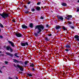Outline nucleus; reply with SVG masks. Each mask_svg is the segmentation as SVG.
<instances>
[{
  "mask_svg": "<svg viewBox=\"0 0 79 79\" xmlns=\"http://www.w3.org/2000/svg\"><path fill=\"white\" fill-rule=\"evenodd\" d=\"M35 29H38V31H37V33L35 32L34 34L35 35V36L37 37L38 35V34H39L40 32L42 31V30H43V29H44V27L42 25H38L36 26L35 27Z\"/></svg>",
  "mask_w": 79,
  "mask_h": 79,
  "instance_id": "obj_1",
  "label": "nucleus"
},
{
  "mask_svg": "<svg viewBox=\"0 0 79 79\" xmlns=\"http://www.w3.org/2000/svg\"><path fill=\"white\" fill-rule=\"evenodd\" d=\"M0 16H1L3 18H8V17L9 16L8 13H3L2 14H0Z\"/></svg>",
  "mask_w": 79,
  "mask_h": 79,
  "instance_id": "obj_2",
  "label": "nucleus"
},
{
  "mask_svg": "<svg viewBox=\"0 0 79 79\" xmlns=\"http://www.w3.org/2000/svg\"><path fill=\"white\" fill-rule=\"evenodd\" d=\"M15 35H16V36L18 37H22V36H23V35L20 33H15Z\"/></svg>",
  "mask_w": 79,
  "mask_h": 79,
  "instance_id": "obj_3",
  "label": "nucleus"
},
{
  "mask_svg": "<svg viewBox=\"0 0 79 79\" xmlns=\"http://www.w3.org/2000/svg\"><path fill=\"white\" fill-rule=\"evenodd\" d=\"M6 48L7 50H10V52H13V49H12L10 46H7L6 47Z\"/></svg>",
  "mask_w": 79,
  "mask_h": 79,
  "instance_id": "obj_4",
  "label": "nucleus"
},
{
  "mask_svg": "<svg viewBox=\"0 0 79 79\" xmlns=\"http://www.w3.org/2000/svg\"><path fill=\"white\" fill-rule=\"evenodd\" d=\"M58 19H60V20L63 22V17L62 16H57Z\"/></svg>",
  "mask_w": 79,
  "mask_h": 79,
  "instance_id": "obj_5",
  "label": "nucleus"
},
{
  "mask_svg": "<svg viewBox=\"0 0 79 79\" xmlns=\"http://www.w3.org/2000/svg\"><path fill=\"white\" fill-rule=\"evenodd\" d=\"M17 67H18V68H19L20 70L22 71H23V68L21 67L20 65L17 64Z\"/></svg>",
  "mask_w": 79,
  "mask_h": 79,
  "instance_id": "obj_6",
  "label": "nucleus"
},
{
  "mask_svg": "<svg viewBox=\"0 0 79 79\" xmlns=\"http://www.w3.org/2000/svg\"><path fill=\"white\" fill-rule=\"evenodd\" d=\"M71 47V44H68L65 45V47L67 48H69Z\"/></svg>",
  "mask_w": 79,
  "mask_h": 79,
  "instance_id": "obj_7",
  "label": "nucleus"
},
{
  "mask_svg": "<svg viewBox=\"0 0 79 79\" xmlns=\"http://www.w3.org/2000/svg\"><path fill=\"white\" fill-rule=\"evenodd\" d=\"M6 55H8L10 56H11V57H13V55H12V54L8 52H6Z\"/></svg>",
  "mask_w": 79,
  "mask_h": 79,
  "instance_id": "obj_8",
  "label": "nucleus"
},
{
  "mask_svg": "<svg viewBox=\"0 0 79 79\" xmlns=\"http://www.w3.org/2000/svg\"><path fill=\"white\" fill-rule=\"evenodd\" d=\"M22 27L23 29H27V27L25 24H23L22 25Z\"/></svg>",
  "mask_w": 79,
  "mask_h": 79,
  "instance_id": "obj_9",
  "label": "nucleus"
},
{
  "mask_svg": "<svg viewBox=\"0 0 79 79\" xmlns=\"http://www.w3.org/2000/svg\"><path fill=\"white\" fill-rule=\"evenodd\" d=\"M8 42H9V43L11 45L12 47H15V46L14 45V44H13V42L10 41H8Z\"/></svg>",
  "mask_w": 79,
  "mask_h": 79,
  "instance_id": "obj_10",
  "label": "nucleus"
},
{
  "mask_svg": "<svg viewBox=\"0 0 79 79\" xmlns=\"http://www.w3.org/2000/svg\"><path fill=\"white\" fill-rule=\"evenodd\" d=\"M55 28L56 29L58 30V29H59L60 28V26L59 25L56 26Z\"/></svg>",
  "mask_w": 79,
  "mask_h": 79,
  "instance_id": "obj_11",
  "label": "nucleus"
},
{
  "mask_svg": "<svg viewBox=\"0 0 79 79\" xmlns=\"http://www.w3.org/2000/svg\"><path fill=\"white\" fill-rule=\"evenodd\" d=\"M75 39H79V36L78 35H75L74 36Z\"/></svg>",
  "mask_w": 79,
  "mask_h": 79,
  "instance_id": "obj_12",
  "label": "nucleus"
},
{
  "mask_svg": "<svg viewBox=\"0 0 79 79\" xmlns=\"http://www.w3.org/2000/svg\"><path fill=\"white\" fill-rule=\"evenodd\" d=\"M18 54L17 53H15L14 54V55L15 56H16L17 58H19V56H18Z\"/></svg>",
  "mask_w": 79,
  "mask_h": 79,
  "instance_id": "obj_13",
  "label": "nucleus"
},
{
  "mask_svg": "<svg viewBox=\"0 0 79 79\" xmlns=\"http://www.w3.org/2000/svg\"><path fill=\"white\" fill-rule=\"evenodd\" d=\"M29 26L31 28H32L33 27V24L32 23H30L29 25Z\"/></svg>",
  "mask_w": 79,
  "mask_h": 79,
  "instance_id": "obj_14",
  "label": "nucleus"
},
{
  "mask_svg": "<svg viewBox=\"0 0 79 79\" xmlns=\"http://www.w3.org/2000/svg\"><path fill=\"white\" fill-rule=\"evenodd\" d=\"M62 6H66V5H67V4H66V3H62Z\"/></svg>",
  "mask_w": 79,
  "mask_h": 79,
  "instance_id": "obj_15",
  "label": "nucleus"
},
{
  "mask_svg": "<svg viewBox=\"0 0 79 79\" xmlns=\"http://www.w3.org/2000/svg\"><path fill=\"white\" fill-rule=\"evenodd\" d=\"M21 45L22 46H25L26 45V43H21Z\"/></svg>",
  "mask_w": 79,
  "mask_h": 79,
  "instance_id": "obj_16",
  "label": "nucleus"
},
{
  "mask_svg": "<svg viewBox=\"0 0 79 79\" xmlns=\"http://www.w3.org/2000/svg\"><path fill=\"white\" fill-rule=\"evenodd\" d=\"M70 50V49H65V51H66L67 52H69V51Z\"/></svg>",
  "mask_w": 79,
  "mask_h": 79,
  "instance_id": "obj_17",
  "label": "nucleus"
},
{
  "mask_svg": "<svg viewBox=\"0 0 79 79\" xmlns=\"http://www.w3.org/2000/svg\"><path fill=\"white\" fill-rule=\"evenodd\" d=\"M14 62L15 63H18V60H16V59H13Z\"/></svg>",
  "mask_w": 79,
  "mask_h": 79,
  "instance_id": "obj_18",
  "label": "nucleus"
},
{
  "mask_svg": "<svg viewBox=\"0 0 79 79\" xmlns=\"http://www.w3.org/2000/svg\"><path fill=\"white\" fill-rule=\"evenodd\" d=\"M36 10H40V7H37L36 8Z\"/></svg>",
  "mask_w": 79,
  "mask_h": 79,
  "instance_id": "obj_19",
  "label": "nucleus"
},
{
  "mask_svg": "<svg viewBox=\"0 0 79 79\" xmlns=\"http://www.w3.org/2000/svg\"><path fill=\"white\" fill-rule=\"evenodd\" d=\"M68 25H69V24H72V23H71V22H69L68 23Z\"/></svg>",
  "mask_w": 79,
  "mask_h": 79,
  "instance_id": "obj_20",
  "label": "nucleus"
},
{
  "mask_svg": "<svg viewBox=\"0 0 79 79\" xmlns=\"http://www.w3.org/2000/svg\"><path fill=\"white\" fill-rule=\"evenodd\" d=\"M45 40H47V41H48V40H49V39L48 38V37H47L45 38Z\"/></svg>",
  "mask_w": 79,
  "mask_h": 79,
  "instance_id": "obj_21",
  "label": "nucleus"
},
{
  "mask_svg": "<svg viewBox=\"0 0 79 79\" xmlns=\"http://www.w3.org/2000/svg\"><path fill=\"white\" fill-rule=\"evenodd\" d=\"M27 75L28 76H32V75L31 73H27Z\"/></svg>",
  "mask_w": 79,
  "mask_h": 79,
  "instance_id": "obj_22",
  "label": "nucleus"
},
{
  "mask_svg": "<svg viewBox=\"0 0 79 79\" xmlns=\"http://www.w3.org/2000/svg\"><path fill=\"white\" fill-rule=\"evenodd\" d=\"M67 17H69V18H72L73 17V16L71 15H68L67 16Z\"/></svg>",
  "mask_w": 79,
  "mask_h": 79,
  "instance_id": "obj_23",
  "label": "nucleus"
},
{
  "mask_svg": "<svg viewBox=\"0 0 79 79\" xmlns=\"http://www.w3.org/2000/svg\"><path fill=\"white\" fill-rule=\"evenodd\" d=\"M0 26L2 27H3V26L2 25L1 23H0Z\"/></svg>",
  "mask_w": 79,
  "mask_h": 79,
  "instance_id": "obj_24",
  "label": "nucleus"
},
{
  "mask_svg": "<svg viewBox=\"0 0 79 79\" xmlns=\"http://www.w3.org/2000/svg\"><path fill=\"white\" fill-rule=\"evenodd\" d=\"M34 64L33 63H32L30 65V66H32V67H33L34 66Z\"/></svg>",
  "mask_w": 79,
  "mask_h": 79,
  "instance_id": "obj_25",
  "label": "nucleus"
},
{
  "mask_svg": "<svg viewBox=\"0 0 79 79\" xmlns=\"http://www.w3.org/2000/svg\"><path fill=\"white\" fill-rule=\"evenodd\" d=\"M31 11H35V9H31Z\"/></svg>",
  "mask_w": 79,
  "mask_h": 79,
  "instance_id": "obj_26",
  "label": "nucleus"
},
{
  "mask_svg": "<svg viewBox=\"0 0 79 79\" xmlns=\"http://www.w3.org/2000/svg\"><path fill=\"white\" fill-rule=\"evenodd\" d=\"M27 63H28V61H26L25 62V63H24L25 64H27Z\"/></svg>",
  "mask_w": 79,
  "mask_h": 79,
  "instance_id": "obj_27",
  "label": "nucleus"
},
{
  "mask_svg": "<svg viewBox=\"0 0 79 79\" xmlns=\"http://www.w3.org/2000/svg\"><path fill=\"white\" fill-rule=\"evenodd\" d=\"M70 27L72 28V29H74V27L73 26H70Z\"/></svg>",
  "mask_w": 79,
  "mask_h": 79,
  "instance_id": "obj_28",
  "label": "nucleus"
},
{
  "mask_svg": "<svg viewBox=\"0 0 79 79\" xmlns=\"http://www.w3.org/2000/svg\"><path fill=\"white\" fill-rule=\"evenodd\" d=\"M21 62H22V61L18 60V61H17V63H21Z\"/></svg>",
  "mask_w": 79,
  "mask_h": 79,
  "instance_id": "obj_29",
  "label": "nucleus"
},
{
  "mask_svg": "<svg viewBox=\"0 0 79 79\" xmlns=\"http://www.w3.org/2000/svg\"><path fill=\"white\" fill-rule=\"evenodd\" d=\"M63 29H64V30H66V28H65V27H63Z\"/></svg>",
  "mask_w": 79,
  "mask_h": 79,
  "instance_id": "obj_30",
  "label": "nucleus"
},
{
  "mask_svg": "<svg viewBox=\"0 0 79 79\" xmlns=\"http://www.w3.org/2000/svg\"><path fill=\"white\" fill-rule=\"evenodd\" d=\"M40 19H44V18L42 16H41L40 17Z\"/></svg>",
  "mask_w": 79,
  "mask_h": 79,
  "instance_id": "obj_31",
  "label": "nucleus"
},
{
  "mask_svg": "<svg viewBox=\"0 0 79 79\" xmlns=\"http://www.w3.org/2000/svg\"><path fill=\"white\" fill-rule=\"evenodd\" d=\"M40 2H39L37 3V5H40Z\"/></svg>",
  "mask_w": 79,
  "mask_h": 79,
  "instance_id": "obj_32",
  "label": "nucleus"
},
{
  "mask_svg": "<svg viewBox=\"0 0 79 79\" xmlns=\"http://www.w3.org/2000/svg\"><path fill=\"white\" fill-rule=\"evenodd\" d=\"M0 38H1V39H2L3 38V36L2 35H0Z\"/></svg>",
  "mask_w": 79,
  "mask_h": 79,
  "instance_id": "obj_33",
  "label": "nucleus"
},
{
  "mask_svg": "<svg viewBox=\"0 0 79 79\" xmlns=\"http://www.w3.org/2000/svg\"><path fill=\"white\" fill-rule=\"evenodd\" d=\"M34 68H33L31 69V71H34Z\"/></svg>",
  "mask_w": 79,
  "mask_h": 79,
  "instance_id": "obj_34",
  "label": "nucleus"
},
{
  "mask_svg": "<svg viewBox=\"0 0 79 79\" xmlns=\"http://www.w3.org/2000/svg\"><path fill=\"white\" fill-rule=\"evenodd\" d=\"M30 3H31V2H30V1H29L27 2V4H29Z\"/></svg>",
  "mask_w": 79,
  "mask_h": 79,
  "instance_id": "obj_35",
  "label": "nucleus"
},
{
  "mask_svg": "<svg viewBox=\"0 0 79 79\" xmlns=\"http://www.w3.org/2000/svg\"><path fill=\"white\" fill-rule=\"evenodd\" d=\"M77 11H79V8H77Z\"/></svg>",
  "mask_w": 79,
  "mask_h": 79,
  "instance_id": "obj_36",
  "label": "nucleus"
},
{
  "mask_svg": "<svg viewBox=\"0 0 79 79\" xmlns=\"http://www.w3.org/2000/svg\"><path fill=\"white\" fill-rule=\"evenodd\" d=\"M25 13H29V11H25Z\"/></svg>",
  "mask_w": 79,
  "mask_h": 79,
  "instance_id": "obj_37",
  "label": "nucleus"
},
{
  "mask_svg": "<svg viewBox=\"0 0 79 79\" xmlns=\"http://www.w3.org/2000/svg\"><path fill=\"white\" fill-rule=\"evenodd\" d=\"M5 64H8V62H7V61H5Z\"/></svg>",
  "mask_w": 79,
  "mask_h": 79,
  "instance_id": "obj_38",
  "label": "nucleus"
},
{
  "mask_svg": "<svg viewBox=\"0 0 79 79\" xmlns=\"http://www.w3.org/2000/svg\"><path fill=\"white\" fill-rule=\"evenodd\" d=\"M28 45V43H27V42H26L25 43V45Z\"/></svg>",
  "mask_w": 79,
  "mask_h": 79,
  "instance_id": "obj_39",
  "label": "nucleus"
},
{
  "mask_svg": "<svg viewBox=\"0 0 79 79\" xmlns=\"http://www.w3.org/2000/svg\"><path fill=\"white\" fill-rule=\"evenodd\" d=\"M12 21L13 22H14V23H15V22H16V21H15V20H13Z\"/></svg>",
  "mask_w": 79,
  "mask_h": 79,
  "instance_id": "obj_40",
  "label": "nucleus"
},
{
  "mask_svg": "<svg viewBox=\"0 0 79 79\" xmlns=\"http://www.w3.org/2000/svg\"><path fill=\"white\" fill-rule=\"evenodd\" d=\"M54 21L55 23H57V21H56V20H55Z\"/></svg>",
  "mask_w": 79,
  "mask_h": 79,
  "instance_id": "obj_41",
  "label": "nucleus"
},
{
  "mask_svg": "<svg viewBox=\"0 0 79 79\" xmlns=\"http://www.w3.org/2000/svg\"><path fill=\"white\" fill-rule=\"evenodd\" d=\"M48 35L49 36H51V35H52V34H49Z\"/></svg>",
  "mask_w": 79,
  "mask_h": 79,
  "instance_id": "obj_42",
  "label": "nucleus"
},
{
  "mask_svg": "<svg viewBox=\"0 0 79 79\" xmlns=\"http://www.w3.org/2000/svg\"><path fill=\"white\" fill-rule=\"evenodd\" d=\"M0 73H2V71H1V70L0 69Z\"/></svg>",
  "mask_w": 79,
  "mask_h": 79,
  "instance_id": "obj_43",
  "label": "nucleus"
},
{
  "mask_svg": "<svg viewBox=\"0 0 79 79\" xmlns=\"http://www.w3.org/2000/svg\"><path fill=\"white\" fill-rule=\"evenodd\" d=\"M24 7H25V8H27V7L26 6H25Z\"/></svg>",
  "mask_w": 79,
  "mask_h": 79,
  "instance_id": "obj_44",
  "label": "nucleus"
},
{
  "mask_svg": "<svg viewBox=\"0 0 79 79\" xmlns=\"http://www.w3.org/2000/svg\"><path fill=\"white\" fill-rule=\"evenodd\" d=\"M46 27H48V25L47 24V25H46Z\"/></svg>",
  "mask_w": 79,
  "mask_h": 79,
  "instance_id": "obj_45",
  "label": "nucleus"
},
{
  "mask_svg": "<svg viewBox=\"0 0 79 79\" xmlns=\"http://www.w3.org/2000/svg\"><path fill=\"white\" fill-rule=\"evenodd\" d=\"M14 66H15V67H16V65L15 64H14Z\"/></svg>",
  "mask_w": 79,
  "mask_h": 79,
  "instance_id": "obj_46",
  "label": "nucleus"
},
{
  "mask_svg": "<svg viewBox=\"0 0 79 79\" xmlns=\"http://www.w3.org/2000/svg\"><path fill=\"white\" fill-rule=\"evenodd\" d=\"M9 79H13L12 78H10V77L9 78Z\"/></svg>",
  "mask_w": 79,
  "mask_h": 79,
  "instance_id": "obj_47",
  "label": "nucleus"
},
{
  "mask_svg": "<svg viewBox=\"0 0 79 79\" xmlns=\"http://www.w3.org/2000/svg\"><path fill=\"white\" fill-rule=\"evenodd\" d=\"M16 79H18V77H16Z\"/></svg>",
  "mask_w": 79,
  "mask_h": 79,
  "instance_id": "obj_48",
  "label": "nucleus"
},
{
  "mask_svg": "<svg viewBox=\"0 0 79 79\" xmlns=\"http://www.w3.org/2000/svg\"><path fill=\"white\" fill-rule=\"evenodd\" d=\"M77 2H78V3H79V0H78L77 1Z\"/></svg>",
  "mask_w": 79,
  "mask_h": 79,
  "instance_id": "obj_49",
  "label": "nucleus"
},
{
  "mask_svg": "<svg viewBox=\"0 0 79 79\" xmlns=\"http://www.w3.org/2000/svg\"><path fill=\"white\" fill-rule=\"evenodd\" d=\"M68 19H69V18H67Z\"/></svg>",
  "mask_w": 79,
  "mask_h": 79,
  "instance_id": "obj_50",
  "label": "nucleus"
},
{
  "mask_svg": "<svg viewBox=\"0 0 79 79\" xmlns=\"http://www.w3.org/2000/svg\"><path fill=\"white\" fill-rule=\"evenodd\" d=\"M0 53H2V51H0Z\"/></svg>",
  "mask_w": 79,
  "mask_h": 79,
  "instance_id": "obj_51",
  "label": "nucleus"
},
{
  "mask_svg": "<svg viewBox=\"0 0 79 79\" xmlns=\"http://www.w3.org/2000/svg\"><path fill=\"white\" fill-rule=\"evenodd\" d=\"M0 32H1V30H0Z\"/></svg>",
  "mask_w": 79,
  "mask_h": 79,
  "instance_id": "obj_52",
  "label": "nucleus"
},
{
  "mask_svg": "<svg viewBox=\"0 0 79 79\" xmlns=\"http://www.w3.org/2000/svg\"><path fill=\"white\" fill-rule=\"evenodd\" d=\"M64 66H63L64 68Z\"/></svg>",
  "mask_w": 79,
  "mask_h": 79,
  "instance_id": "obj_53",
  "label": "nucleus"
},
{
  "mask_svg": "<svg viewBox=\"0 0 79 79\" xmlns=\"http://www.w3.org/2000/svg\"><path fill=\"white\" fill-rule=\"evenodd\" d=\"M65 18H66V17H65Z\"/></svg>",
  "mask_w": 79,
  "mask_h": 79,
  "instance_id": "obj_54",
  "label": "nucleus"
},
{
  "mask_svg": "<svg viewBox=\"0 0 79 79\" xmlns=\"http://www.w3.org/2000/svg\"><path fill=\"white\" fill-rule=\"evenodd\" d=\"M58 31H59L58 30V31H57V32H58Z\"/></svg>",
  "mask_w": 79,
  "mask_h": 79,
  "instance_id": "obj_55",
  "label": "nucleus"
}]
</instances>
